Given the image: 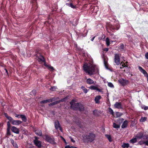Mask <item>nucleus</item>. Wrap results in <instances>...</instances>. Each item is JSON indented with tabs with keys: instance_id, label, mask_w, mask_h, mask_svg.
Returning <instances> with one entry per match:
<instances>
[{
	"instance_id": "nucleus-58",
	"label": "nucleus",
	"mask_w": 148,
	"mask_h": 148,
	"mask_svg": "<svg viewBox=\"0 0 148 148\" xmlns=\"http://www.w3.org/2000/svg\"><path fill=\"white\" fill-rule=\"evenodd\" d=\"M71 148H77L76 147H74L73 146H71Z\"/></svg>"
},
{
	"instance_id": "nucleus-54",
	"label": "nucleus",
	"mask_w": 148,
	"mask_h": 148,
	"mask_svg": "<svg viewBox=\"0 0 148 148\" xmlns=\"http://www.w3.org/2000/svg\"><path fill=\"white\" fill-rule=\"evenodd\" d=\"M65 148H71V146H70L69 145H67L65 147Z\"/></svg>"
},
{
	"instance_id": "nucleus-7",
	"label": "nucleus",
	"mask_w": 148,
	"mask_h": 148,
	"mask_svg": "<svg viewBox=\"0 0 148 148\" xmlns=\"http://www.w3.org/2000/svg\"><path fill=\"white\" fill-rule=\"evenodd\" d=\"M34 138L35 139L33 141L34 144L38 147H41V142L38 140V138L35 136L34 137Z\"/></svg>"
},
{
	"instance_id": "nucleus-34",
	"label": "nucleus",
	"mask_w": 148,
	"mask_h": 148,
	"mask_svg": "<svg viewBox=\"0 0 148 148\" xmlns=\"http://www.w3.org/2000/svg\"><path fill=\"white\" fill-rule=\"evenodd\" d=\"M81 88L83 90L84 93H86L88 92V91L87 89L85 88L84 86H82Z\"/></svg>"
},
{
	"instance_id": "nucleus-14",
	"label": "nucleus",
	"mask_w": 148,
	"mask_h": 148,
	"mask_svg": "<svg viewBox=\"0 0 148 148\" xmlns=\"http://www.w3.org/2000/svg\"><path fill=\"white\" fill-rule=\"evenodd\" d=\"M63 99H61V100H59L55 101L54 102H53L52 103H50L49 104V106H54L58 103H59L60 102H63Z\"/></svg>"
},
{
	"instance_id": "nucleus-59",
	"label": "nucleus",
	"mask_w": 148,
	"mask_h": 148,
	"mask_svg": "<svg viewBox=\"0 0 148 148\" xmlns=\"http://www.w3.org/2000/svg\"><path fill=\"white\" fill-rule=\"evenodd\" d=\"M63 140L64 141V142H65V143H66V140H65V139H64V138H63Z\"/></svg>"
},
{
	"instance_id": "nucleus-29",
	"label": "nucleus",
	"mask_w": 148,
	"mask_h": 148,
	"mask_svg": "<svg viewBox=\"0 0 148 148\" xmlns=\"http://www.w3.org/2000/svg\"><path fill=\"white\" fill-rule=\"evenodd\" d=\"M127 123L128 121H124L121 126L122 128H126L127 127Z\"/></svg>"
},
{
	"instance_id": "nucleus-17",
	"label": "nucleus",
	"mask_w": 148,
	"mask_h": 148,
	"mask_svg": "<svg viewBox=\"0 0 148 148\" xmlns=\"http://www.w3.org/2000/svg\"><path fill=\"white\" fill-rule=\"evenodd\" d=\"M16 117L21 118L22 120H26V118L25 116L23 114H18L16 115Z\"/></svg>"
},
{
	"instance_id": "nucleus-28",
	"label": "nucleus",
	"mask_w": 148,
	"mask_h": 148,
	"mask_svg": "<svg viewBox=\"0 0 148 148\" xmlns=\"http://www.w3.org/2000/svg\"><path fill=\"white\" fill-rule=\"evenodd\" d=\"M108 112L110 114H111L113 116H114V113L111 108L110 107L108 108Z\"/></svg>"
},
{
	"instance_id": "nucleus-33",
	"label": "nucleus",
	"mask_w": 148,
	"mask_h": 148,
	"mask_svg": "<svg viewBox=\"0 0 148 148\" xmlns=\"http://www.w3.org/2000/svg\"><path fill=\"white\" fill-rule=\"evenodd\" d=\"M129 144L128 143H124L122 145L121 147L123 148H128V147H129Z\"/></svg>"
},
{
	"instance_id": "nucleus-6",
	"label": "nucleus",
	"mask_w": 148,
	"mask_h": 148,
	"mask_svg": "<svg viewBox=\"0 0 148 148\" xmlns=\"http://www.w3.org/2000/svg\"><path fill=\"white\" fill-rule=\"evenodd\" d=\"M114 61L116 65H119L120 64V56L119 54L116 53L115 54Z\"/></svg>"
},
{
	"instance_id": "nucleus-21",
	"label": "nucleus",
	"mask_w": 148,
	"mask_h": 148,
	"mask_svg": "<svg viewBox=\"0 0 148 148\" xmlns=\"http://www.w3.org/2000/svg\"><path fill=\"white\" fill-rule=\"evenodd\" d=\"M104 64L105 67L106 69H109L108 67V63L107 62V60H106L105 58H104L103 59Z\"/></svg>"
},
{
	"instance_id": "nucleus-49",
	"label": "nucleus",
	"mask_w": 148,
	"mask_h": 148,
	"mask_svg": "<svg viewBox=\"0 0 148 148\" xmlns=\"http://www.w3.org/2000/svg\"><path fill=\"white\" fill-rule=\"evenodd\" d=\"M96 90H97V91H99V92H102V89L99 88H98L97 87V88Z\"/></svg>"
},
{
	"instance_id": "nucleus-50",
	"label": "nucleus",
	"mask_w": 148,
	"mask_h": 148,
	"mask_svg": "<svg viewBox=\"0 0 148 148\" xmlns=\"http://www.w3.org/2000/svg\"><path fill=\"white\" fill-rule=\"evenodd\" d=\"M32 93L34 95H35L36 94V90H33L32 91L31 94Z\"/></svg>"
},
{
	"instance_id": "nucleus-30",
	"label": "nucleus",
	"mask_w": 148,
	"mask_h": 148,
	"mask_svg": "<svg viewBox=\"0 0 148 148\" xmlns=\"http://www.w3.org/2000/svg\"><path fill=\"white\" fill-rule=\"evenodd\" d=\"M137 138L136 137L133 138L132 139L130 140V142L131 143H134L137 142Z\"/></svg>"
},
{
	"instance_id": "nucleus-39",
	"label": "nucleus",
	"mask_w": 148,
	"mask_h": 148,
	"mask_svg": "<svg viewBox=\"0 0 148 148\" xmlns=\"http://www.w3.org/2000/svg\"><path fill=\"white\" fill-rule=\"evenodd\" d=\"M47 68L50 71H52L54 70L53 67L49 65Z\"/></svg>"
},
{
	"instance_id": "nucleus-1",
	"label": "nucleus",
	"mask_w": 148,
	"mask_h": 148,
	"mask_svg": "<svg viewBox=\"0 0 148 148\" xmlns=\"http://www.w3.org/2000/svg\"><path fill=\"white\" fill-rule=\"evenodd\" d=\"M83 69L86 73L90 75L95 74L98 71V69L95 66L92 64H84Z\"/></svg>"
},
{
	"instance_id": "nucleus-19",
	"label": "nucleus",
	"mask_w": 148,
	"mask_h": 148,
	"mask_svg": "<svg viewBox=\"0 0 148 148\" xmlns=\"http://www.w3.org/2000/svg\"><path fill=\"white\" fill-rule=\"evenodd\" d=\"M119 48L123 52H125V48L124 45L123 43H121L120 44Z\"/></svg>"
},
{
	"instance_id": "nucleus-36",
	"label": "nucleus",
	"mask_w": 148,
	"mask_h": 148,
	"mask_svg": "<svg viewBox=\"0 0 148 148\" xmlns=\"http://www.w3.org/2000/svg\"><path fill=\"white\" fill-rule=\"evenodd\" d=\"M105 136L108 138V139L110 142H111L112 141V140L111 138V136L110 135L108 134H106Z\"/></svg>"
},
{
	"instance_id": "nucleus-52",
	"label": "nucleus",
	"mask_w": 148,
	"mask_h": 148,
	"mask_svg": "<svg viewBox=\"0 0 148 148\" xmlns=\"http://www.w3.org/2000/svg\"><path fill=\"white\" fill-rule=\"evenodd\" d=\"M145 56L146 58L148 59V52L146 53Z\"/></svg>"
},
{
	"instance_id": "nucleus-10",
	"label": "nucleus",
	"mask_w": 148,
	"mask_h": 148,
	"mask_svg": "<svg viewBox=\"0 0 148 148\" xmlns=\"http://www.w3.org/2000/svg\"><path fill=\"white\" fill-rule=\"evenodd\" d=\"M138 69L140 72L142 73L144 75V76L147 77H148V74L145 70L144 69L141 67L140 66H138Z\"/></svg>"
},
{
	"instance_id": "nucleus-42",
	"label": "nucleus",
	"mask_w": 148,
	"mask_h": 148,
	"mask_svg": "<svg viewBox=\"0 0 148 148\" xmlns=\"http://www.w3.org/2000/svg\"><path fill=\"white\" fill-rule=\"evenodd\" d=\"M131 125L133 126L135 125L137 123V121H131Z\"/></svg>"
},
{
	"instance_id": "nucleus-15",
	"label": "nucleus",
	"mask_w": 148,
	"mask_h": 148,
	"mask_svg": "<svg viewBox=\"0 0 148 148\" xmlns=\"http://www.w3.org/2000/svg\"><path fill=\"white\" fill-rule=\"evenodd\" d=\"M11 130L14 133H16V134H19V131L17 128L13 126L11 128Z\"/></svg>"
},
{
	"instance_id": "nucleus-37",
	"label": "nucleus",
	"mask_w": 148,
	"mask_h": 148,
	"mask_svg": "<svg viewBox=\"0 0 148 148\" xmlns=\"http://www.w3.org/2000/svg\"><path fill=\"white\" fill-rule=\"evenodd\" d=\"M106 42L107 45L108 46L110 45V40L108 38H107L106 39Z\"/></svg>"
},
{
	"instance_id": "nucleus-3",
	"label": "nucleus",
	"mask_w": 148,
	"mask_h": 148,
	"mask_svg": "<svg viewBox=\"0 0 148 148\" xmlns=\"http://www.w3.org/2000/svg\"><path fill=\"white\" fill-rule=\"evenodd\" d=\"M74 109L73 110L80 112L84 111V106L81 103H77L74 104Z\"/></svg>"
},
{
	"instance_id": "nucleus-12",
	"label": "nucleus",
	"mask_w": 148,
	"mask_h": 148,
	"mask_svg": "<svg viewBox=\"0 0 148 148\" xmlns=\"http://www.w3.org/2000/svg\"><path fill=\"white\" fill-rule=\"evenodd\" d=\"M55 98H52L51 99H47V100H43L41 101L40 102V103H41V104H45V103H47L48 102L49 103L50 102H51L53 101H55Z\"/></svg>"
},
{
	"instance_id": "nucleus-45",
	"label": "nucleus",
	"mask_w": 148,
	"mask_h": 148,
	"mask_svg": "<svg viewBox=\"0 0 148 148\" xmlns=\"http://www.w3.org/2000/svg\"><path fill=\"white\" fill-rule=\"evenodd\" d=\"M145 141H144L143 140H141V141H140L138 142V143L139 144H140V145H143V144H145Z\"/></svg>"
},
{
	"instance_id": "nucleus-60",
	"label": "nucleus",
	"mask_w": 148,
	"mask_h": 148,
	"mask_svg": "<svg viewBox=\"0 0 148 148\" xmlns=\"http://www.w3.org/2000/svg\"><path fill=\"white\" fill-rule=\"evenodd\" d=\"M24 131H25V134H27V132L26 131V130H24Z\"/></svg>"
},
{
	"instance_id": "nucleus-61",
	"label": "nucleus",
	"mask_w": 148,
	"mask_h": 148,
	"mask_svg": "<svg viewBox=\"0 0 148 148\" xmlns=\"http://www.w3.org/2000/svg\"><path fill=\"white\" fill-rule=\"evenodd\" d=\"M119 120H124V119L123 118H122L121 119H120Z\"/></svg>"
},
{
	"instance_id": "nucleus-63",
	"label": "nucleus",
	"mask_w": 148,
	"mask_h": 148,
	"mask_svg": "<svg viewBox=\"0 0 148 148\" xmlns=\"http://www.w3.org/2000/svg\"><path fill=\"white\" fill-rule=\"evenodd\" d=\"M123 68V66H122V67H120V68L121 69H122V68Z\"/></svg>"
},
{
	"instance_id": "nucleus-18",
	"label": "nucleus",
	"mask_w": 148,
	"mask_h": 148,
	"mask_svg": "<svg viewBox=\"0 0 148 148\" xmlns=\"http://www.w3.org/2000/svg\"><path fill=\"white\" fill-rule=\"evenodd\" d=\"M86 82L88 84H94V81L90 78H88L86 80Z\"/></svg>"
},
{
	"instance_id": "nucleus-41",
	"label": "nucleus",
	"mask_w": 148,
	"mask_h": 148,
	"mask_svg": "<svg viewBox=\"0 0 148 148\" xmlns=\"http://www.w3.org/2000/svg\"><path fill=\"white\" fill-rule=\"evenodd\" d=\"M10 128H7V134L8 135H10L11 133L10 132Z\"/></svg>"
},
{
	"instance_id": "nucleus-22",
	"label": "nucleus",
	"mask_w": 148,
	"mask_h": 148,
	"mask_svg": "<svg viewBox=\"0 0 148 148\" xmlns=\"http://www.w3.org/2000/svg\"><path fill=\"white\" fill-rule=\"evenodd\" d=\"M123 115V114L121 113L116 112L114 113L113 116L115 118H117L120 117Z\"/></svg>"
},
{
	"instance_id": "nucleus-57",
	"label": "nucleus",
	"mask_w": 148,
	"mask_h": 148,
	"mask_svg": "<svg viewBox=\"0 0 148 148\" xmlns=\"http://www.w3.org/2000/svg\"><path fill=\"white\" fill-rule=\"evenodd\" d=\"M95 36H94V37H93L91 39V41H93L94 39H95Z\"/></svg>"
},
{
	"instance_id": "nucleus-40",
	"label": "nucleus",
	"mask_w": 148,
	"mask_h": 148,
	"mask_svg": "<svg viewBox=\"0 0 148 148\" xmlns=\"http://www.w3.org/2000/svg\"><path fill=\"white\" fill-rule=\"evenodd\" d=\"M108 85L109 87L111 88H114V86L111 82H108Z\"/></svg>"
},
{
	"instance_id": "nucleus-56",
	"label": "nucleus",
	"mask_w": 148,
	"mask_h": 148,
	"mask_svg": "<svg viewBox=\"0 0 148 148\" xmlns=\"http://www.w3.org/2000/svg\"><path fill=\"white\" fill-rule=\"evenodd\" d=\"M5 71L6 73H7L8 75V73L7 69H5Z\"/></svg>"
},
{
	"instance_id": "nucleus-20",
	"label": "nucleus",
	"mask_w": 148,
	"mask_h": 148,
	"mask_svg": "<svg viewBox=\"0 0 148 148\" xmlns=\"http://www.w3.org/2000/svg\"><path fill=\"white\" fill-rule=\"evenodd\" d=\"M12 124L14 125H18L22 123L21 121H10Z\"/></svg>"
},
{
	"instance_id": "nucleus-64",
	"label": "nucleus",
	"mask_w": 148,
	"mask_h": 148,
	"mask_svg": "<svg viewBox=\"0 0 148 148\" xmlns=\"http://www.w3.org/2000/svg\"><path fill=\"white\" fill-rule=\"evenodd\" d=\"M60 137L61 138H62L63 139V138L62 136H60Z\"/></svg>"
},
{
	"instance_id": "nucleus-24",
	"label": "nucleus",
	"mask_w": 148,
	"mask_h": 148,
	"mask_svg": "<svg viewBox=\"0 0 148 148\" xmlns=\"http://www.w3.org/2000/svg\"><path fill=\"white\" fill-rule=\"evenodd\" d=\"M76 101L74 99H72L71 101L70 102V104L71 105V108L73 109H74L75 103Z\"/></svg>"
},
{
	"instance_id": "nucleus-9",
	"label": "nucleus",
	"mask_w": 148,
	"mask_h": 148,
	"mask_svg": "<svg viewBox=\"0 0 148 148\" xmlns=\"http://www.w3.org/2000/svg\"><path fill=\"white\" fill-rule=\"evenodd\" d=\"M45 140L48 142L53 144H55V143L54 138H51L47 135L45 136Z\"/></svg>"
},
{
	"instance_id": "nucleus-55",
	"label": "nucleus",
	"mask_w": 148,
	"mask_h": 148,
	"mask_svg": "<svg viewBox=\"0 0 148 148\" xmlns=\"http://www.w3.org/2000/svg\"><path fill=\"white\" fill-rule=\"evenodd\" d=\"M145 145L148 146V140H147L145 141Z\"/></svg>"
},
{
	"instance_id": "nucleus-48",
	"label": "nucleus",
	"mask_w": 148,
	"mask_h": 148,
	"mask_svg": "<svg viewBox=\"0 0 148 148\" xmlns=\"http://www.w3.org/2000/svg\"><path fill=\"white\" fill-rule=\"evenodd\" d=\"M10 121H8L7 122V128H10Z\"/></svg>"
},
{
	"instance_id": "nucleus-35",
	"label": "nucleus",
	"mask_w": 148,
	"mask_h": 148,
	"mask_svg": "<svg viewBox=\"0 0 148 148\" xmlns=\"http://www.w3.org/2000/svg\"><path fill=\"white\" fill-rule=\"evenodd\" d=\"M120 124H116L115 123H113V127L116 128H119L120 127Z\"/></svg>"
},
{
	"instance_id": "nucleus-23",
	"label": "nucleus",
	"mask_w": 148,
	"mask_h": 148,
	"mask_svg": "<svg viewBox=\"0 0 148 148\" xmlns=\"http://www.w3.org/2000/svg\"><path fill=\"white\" fill-rule=\"evenodd\" d=\"M35 134L40 136H41L42 135V131L40 130H36L34 131Z\"/></svg>"
},
{
	"instance_id": "nucleus-38",
	"label": "nucleus",
	"mask_w": 148,
	"mask_h": 148,
	"mask_svg": "<svg viewBox=\"0 0 148 148\" xmlns=\"http://www.w3.org/2000/svg\"><path fill=\"white\" fill-rule=\"evenodd\" d=\"M97 87L94 86H92L89 87V88L92 90H96Z\"/></svg>"
},
{
	"instance_id": "nucleus-31",
	"label": "nucleus",
	"mask_w": 148,
	"mask_h": 148,
	"mask_svg": "<svg viewBox=\"0 0 148 148\" xmlns=\"http://www.w3.org/2000/svg\"><path fill=\"white\" fill-rule=\"evenodd\" d=\"M66 5L73 9L75 8H76V6L74 5L72 3H66Z\"/></svg>"
},
{
	"instance_id": "nucleus-44",
	"label": "nucleus",
	"mask_w": 148,
	"mask_h": 148,
	"mask_svg": "<svg viewBox=\"0 0 148 148\" xmlns=\"http://www.w3.org/2000/svg\"><path fill=\"white\" fill-rule=\"evenodd\" d=\"M142 109H143L144 110H148V106H144L142 107Z\"/></svg>"
},
{
	"instance_id": "nucleus-11",
	"label": "nucleus",
	"mask_w": 148,
	"mask_h": 148,
	"mask_svg": "<svg viewBox=\"0 0 148 148\" xmlns=\"http://www.w3.org/2000/svg\"><path fill=\"white\" fill-rule=\"evenodd\" d=\"M55 127L57 130L59 129L61 131H62L60 125L58 121H56L55 122Z\"/></svg>"
},
{
	"instance_id": "nucleus-62",
	"label": "nucleus",
	"mask_w": 148,
	"mask_h": 148,
	"mask_svg": "<svg viewBox=\"0 0 148 148\" xmlns=\"http://www.w3.org/2000/svg\"><path fill=\"white\" fill-rule=\"evenodd\" d=\"M123 63V64H125L123 62V61L121 62V64Z\"/></svg>"
},
{
	"instance_id": "nucleus-43",
	"label": "nucleus",
	"mask_w": 148,
	"mask_h": 148,
	"mask_svg": "<svg viewBox=\"0 0 148 148\" xmlns=\"http://www.w3.org/2000/svg\"><path fill=\"white\" fill-rule=\"evenodd\" d=\"M57 88V87L55 86H52L50 88V90L52 91H53L55 90Z\"/></svg>"
},
{
	"instance_id": "nucleus-27",
	"label": "nucleus",
	"mask_w": 148,
	"mask_h": 148,
	"mask_svg": "<svg viewBox=\"0 0 148 148\" xmlns=\"http://www.w3.org/2000/svg\"><path fill=\"white\" fill-rule=\"evenodd\" d=\"M11 143L15 148H18V146L16 142H14L13 139L11 140Z\"/></svg>"
},
{
	"instance_id": "nucleus-46",
	"label": "nucleus",
	"mask_w": 148,
	"mask_h": 148,
	"mask_svg": "<svg viewBox=\"0 0 148 148\" xmlns=\"http://www.w3.org/2000/svg\"><path fill=\"white\" fill-rule=\"evenodd\" d=\"M147 119V117H142L139 120H146Z\"/></svg>"
},
{
	"instance_id": "nucleus-4",
	"label": "nucleus",
	"mask_w": 148,
	"mask_h": 148,
	"mask_svg": "<svg viewBox=\"0 0 148 148\" xmlns=\"http://www.w3.org/2000/svg\"><path fill=\"white\" fill-rule=\"evenodd\" d=\"M37 53L36 54V57L38 58V60L39 62L41 61L44 63V65L48 67L49 65H47L45 59L42 55L39 52H36Z\"/></svg>"
},
{
	"instance_id": "nucleus-26",
	"label": "nucleus",
	"mask_w": 148,
	"mask_h": 148,
	"mask_svg": "<svg viewBox=\"0 0 148 148\" xmlns=\"http://www.w3.org/2000/svg\"><path fill=\"white\" fill-rule=\"evenodd\" d=\"M93 114L95 116H98L100 114L99 112L97 110H95L93 111Z\"/></svg>"
},
{
	"instance_id": "nucleus-8",
	"label": "nucleus",
	"mask_w": 148,
	"mask_h": 148,
	"mask_svg": "<svg viewBox=\"0 0 148 148\" xmlns=\"http://www.w3.org/2000/svg\"><path fill=\"white\" fill-rule=\"evenodd\" d=\"M119 82L122 86H124L129 83L128 80L121 78L119 80Z\"/></svg>"
},
{
	"instance_id": "nucleus-5",
	"label": "nucleus",
	"mask_w": 148,
	"mask_h": 148,
	"mask_svg": "<svg viewBox=\"0 0 148 148\" xmlns=\"http://www.w3.org/2000/svg\"><path fill=\"white\" fill-rule=\"evenodd\" d=\"M120 25L119 24H116L115 26L112 25H109L108 26L112 32H114L115 30H118L119 29Z\"/></svg>"
},
{
	"instance_id": "nucleus-13",
	"label": "nucleus",
	"mask_w": 148,
	"mask_h": 148,
	"mask_svg": "<svg viewBox=\"0 0 148 148\" xmlns=\"http://www.w3.org/2000/svg\"><path fill=\"white\" fill-rule=\"evenodd\" d=\"M114 107L115 108L122 109V104L121 102H116L114 104Z\"/></svg>"
},
{
	"instance_id": "nucleus-32",
	"label": "nucleus",
	"mask_w": 148,
	"mask_h": 148,
	"mask_svg": "<svg viewBox=\"0 0 148 148\" xmlns=\"http://www.w3.org/2000/svg\"><path fill=\"white\" fill-rule=\"evenodd\" d=\"M4 114L5 117L9 120H13L12 118L11 117L8 116L7 113H4Z\"/></svg>"
},
{
	"instance_id": "nucleus-51",
	"label": "nucleus",
	"mask_w": 148,
	"mask_h": 148,
	"mask_svg": "<svg viewBox=\"0 0 148 148\" xmlns=\"http://www.w3.org/2000/svg\"><path fill=\"white\" fill-rule=\"evenodd\" d=\"M109 50V49L108 48H104L103 49V50L104 51H106V52L108 51Z\"/></svg>"
},
{
	"instance_id": "nucleus-25",
	"label": "nucleus",
	"mask_w": 148,
	"mask_h": 148,
	"mask_svg": "<svg viewBox=\"0 0 148 148\" xmlns=\"http://www.w3.org/2000/svg\"><path fill=\"white\" fill-rule=\"evenodd\" d=\"M143 137V133L142 132H140L137 134L136 136L137 138L141 139Z\"/></svg>"
},
{
	"instance_id": "nucleus-53",
	"label": "nucleus",
	"mask_w": 148,
	"mask_h": 148,
	"mask_svg": "<svg viewBox=\"0 0 148 148\" xmlns=\"http://www.w3.org/2000/svg\"><path fill=\"white\" fill-rule=\"evenodd\" d=\"M70 138H71V140L72 142H75V140L73 139V138H72L71 137V136H70L69 137Z\"/></svg>"
},
{
	"instance_id": "nucleus-16",
	"label": "nucleus",
	"mask_w": 148,
	"mask_h": 148,
	"mask_svg": "<svg viewBox=\"0 0 148 148\" xmlns=\"http://www.w3.org/2000/svg\"><path fill=\"white\" fill-rule=\"evenodd\" d=\"M101 97L100 95L97 96L95 99V103L96 104H99L100 103L99 100L101 99Z\"/></svg>"
},
{
	"instance_id": "nucleus-2",
	"label": "nucleus",
	"mask_w": 148,
	"mask_h": 148,
	"mask_svg": "<svg viewBox=\"0 0 148 148\" xmlns=\"http://www.w3.org/2000/svg\"><path fill=\"white\" fill-rule=\"evenodd\" d=\"M83 138L84 139L88 141L91 142L95 139V135L92 133L87 134L84 135Z\"/></svg>"
},
{
	"instance_id": "nucleus-47",
	"label": "nucleus",
	"mask_w": 148,
	"mask_h": 148,
	"mask_svg": "<svg viewBox=\"0 0 148 148\" xmlns=\"http://www.w3.org/2000/svg\"><path fill=\"white\" fill-rule=\"evenodd\" d=\"M122 66H123V67H125L126 68H127L128 69H129L130 67L128 66V65L127 64L125 65V64H123L122 65Z\"/></svg>"
}]
</instances>
